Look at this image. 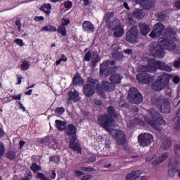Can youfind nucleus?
Wrapping results in <instances>:
<instances>
[{
	"instance_id": "f257e3e1",
	"label": "nucleus",
	"mask_w": 180,
	"mask_h": 180,
	"mask_svg": "<svg viewBox=\"0 0 180 180\" xmlns=\"http://www.w3.org/2000/svg\"><path fill=\"white\" fill-rule=\"evenodd\" d=\"M176 49L175 41L168 39L160 38L158 44L152 43L149 46L150 54L157 58H164L165 57V49L174 51Z\"/></svg>"
},
{
	"instance_id": "f03ea898",
	"label": "nucleus",
	"mask_w": 180,
	"mask_h": 180,
	"mask_svg": "<svg viewBox=\"0 0 180 180\" xmlns=\"http://www.w3.org/2000/svg\"><path fill=\"white\" fill-rule=\"evenodd\" d=\"M108 114H101L98 118L97 121L101 127L106 130V131H112L113 124H115V119L117 118L118 114L113 106L110 105L107 108Z\"/></svg>"
},
{
	"instance_id": "7ed1b4c3",
	"label": "nucleus",
	"mask_w": 180,
	"mask_h": 180,
	"mask_svg": "<svg viewBox=\"0 0 180 180\" xmlns=\"http://www.w3.org/2000/svg\"><path fill=\"white\" fill-rule=\"evenodd\" d=\"M66 134L70 139V148L73 151L77 153H81L82 151V148L79 141H77V128L74 124H69L66 127Z\"/></svg>"
},
{
	"instance_id": "20e7f679",
	"label": "nucleus",
	"mask_w": 180,
	"mask_h": 180,
	"mask_svg": "<svg viewBox=\"0 0 180 180\" xmlns=\"http://www.w3.org/2000/svg\"><path fill=\"white\" fill-rule=\"evenodd\" d=\"M145 121L146 123H148V124H150L153 129L158 130V131H161V128H160V126L165 124L164 118L161 114H160V112L155 110H152L150 115L145 117Z\"/></svg>"
},
{
	"instance_id": "39448f33",
	"label": "nucleus",
	"mask_w": 180,
	"mask_h": 180,
	"mask_svg": "<svg viewBox=\"0 0 180 180\" xmlns=\"http://www.w3.org/2000/svg\"><path fill=\"white\" fill-rule=\"evenodd\" d=\"M151 103L156 106L157 109L160 111L161 113L168 115L172 110L171 108V102L169 98L162 97L161 96L157 97L153 96L150 99Z\"/></svg>"
},
{
	"instance_id": "423d86ee",
	"label": "nucleus",
	"mask_w": 180,
	"mask_h": 180,
	"mask_svg": "<svg viewBox=\"0 0 180 180\" xmlns=\"http://www.w3.org/2000/svg\"><path fill=\"white\" fill-rule=\"evenodd\" d=\"M171 78H172V75L168 73H163L152 84V89L157 92L162 91V89L169 84Z\"/></svg>"
},
{
	"instance_id": "0eeeda50",
	"label": "nucleus",
	"mask_w": 180,
	"mask_h": 180,
	"mask_svg": "<svg viewBox=\"0 0 180 180\" xmlns=\"http://www.w3.org/2000/svg\"><path fill=\"white\" fill-rule=\"evenodd\" d=\"M128 98L129 102L135 105H140L143 102V95L134 87L129 89Z\"/></svg>"
},
{
	"instance_id": "6e6552de",
	"label": "nucleus",
	"mask_w": 180,
	"mask_h": 180,
	"mask_svg": "<svg viewBox=\"0 0 180 180\" xmlns=\"http://www.w3.org/2000/svg\"><path fill=\"white\" fill-rule=\"evenodd\" d=\"M125 39L131 44H134L139 41V30L137 26H134L127 31Z\"/></svg>"
},
{
	"instance_id": "1a4fd4ad",
	"label": "nucleus",
	"mask_w": 180,
	"mask_h": 180,
	"mask_svg": "<svg viewBox=\"0 0 180 180\" xmlns=\"http://www.w3.org/2000/svg\"><path fill=\"white\" fill-rule=\"evenodd\" d=\"M138 141L141 147H147L154 141V136L149 133L141 134L138 137Z\"/></svg>"
},
{
	"instance_id": "9d476101",
	"label": "nucleus",
	"mask_w": 180,
	"mask_h": 180,
	"mask_svg": "<svg viewBox=\"0 0 180 180\" xmlns=\"http://www.w3.org/2000/svg\"><path fill=\"white\" fill-rule=\"evenodd\" d=\"M165 29V25L162 22H158L154 25V28L150 34V37L152 39H158L161 37Z\"/></svg>"
},
{
	"instance_id": "9b49d317",
	"label": "nucleus",
	"mask_w": 180,
	"mask_h": 180,
	"mask_svg": "<svg viewBox=\"0 0 180 180\" xmlns=\"http://www.w3.org/2000/svg\"><path fill=\"white\" fill-rule=\"evenodd\" d=\"M110 133H113L112 137L118 143V146H123L126 143V134L122 130L113 129Z\"/></svg>"
},
{
	"instance_id": "f8f14e48",
	"label": "nucleus",
	"mask_w": 180,
	"mask_h": 180,
	"mask_svg": "<svg viewBox=\"0 0 180 180\" xmlns=\"http://www.w3.org/2000/svg\"><path fill=\"white\" fill-rule=\"evenodd\" d=\"M101 88L103 93H98V95L105 96V92H113L116 88V85L112 84L106 80H103L101 82Z\"/></svg>"
},
{
	"instance_id": "ddd939ff",
	"label": "nucleus",
	"mask_w": 180,
	"mask_h": 180,
	"mask_svg": "<svg viewBox=\"0 0 180 180\" xmlns=\"http://www.w3.org/2000/svg\"><path fill=\"white\" fill-rule=\"evenodd\" d=\"M136 79L141 84H151L154 80V77L150 76L148 73H140L137 75Z\"/></svg>"
},
{
	"instance_id": "4468645a",
	"label": "nucleus",
	"mask_w": 180,
	"mask_h": 180,
	"mask_svg": "<svg viewBox=\"0 0 180 180\" xmlns=\"http://www.w3.org/2000/svg\"><path fill=\"white\" fill-rule=\"evenodd\" d=\"M115 64H116V61L115 60H104L100 65V75H105L106 71H108V69L109 68V65H115Z\"/></svg>"
},
{
	"instance_id": "2eb2a0df",
	"label": "nucleus",
	"mask_w": 180,
	"mask_h": 180,
	"mask_svg": "<svg viewBox=\"0 0 180 180\" xmlns=\"http://www.w3.org/2000/svg\"><path fill=\"white\" fill-rule=\"evenodd\" d=\"M87 82H89V85H91L94 90L96 89L98 94H103V91L101 88V84L98 79L92 77H88Z\"/></svg>"
},
{
	"instance_id": "dca6fc26",
	"label": "nucleus",
	"mask_w": 180,
	"mask_h": 180,
	"mask_svg": "<svg viewBox=\"0 0 180 180\" xmlns=\"http://www.w3.org/2000/svg\"><path fill=\"white\" fill-rule=\"evenodd\" d=\"M136 4L141 5L143 9H151L155 5L154 0H136Z\"/></svg>"
},
{
	"instance_id": "f3484780",
	"label": "nucleus",
	"mask_w": 180,
	"mask_h": 180,
	"mask_svg": "<svg viewBox=\"0 0 180 180\" xmlns=\"http://www.w3.org/2000/svg\"><path fill=\"white\" fill-rule=\"evenodd\" d=\"M168 168V176H174L175 174L178 172V162H173L172 161L169 160Z\"/></svg>"
},
{
	"instance_id": "a211bd4d",
	"label": "nucleus",
	"mask_w": 180,
	"mask_h": 180,
	"mask_svg": "<svg viewBox=\"0 0 180 180\" xmlns=\"http://www.w3.org/2000/svg\"><path fill=\"white\" fill-rule=\"evenodd\" d=\"M82 29L86 33H94L95 32V26L90 21H84Z\"/></svg>"
},
{
	"instance_id": "6ab92c4d",
	"label": "nucleus",
	"mask_w": 180,
	"mask_h": 180,
	"mask_svg": "<svg viewBox=\"0 0 180 180\" xmlns=\"http://www.w3.org/2000/svg\"><path fill=\"white\" fill-rule=\"evenodd\" d=\"M83 92L87 98H91V96L95 95V89H94L91 84H86L83 87Z\"/></svg>"
},
{
	"instance_id": "aec40b11",
	"label": "nucleus",
	"mask_w": 180,
	"mask_h": 180,
	"mask_svg": "<svg viewBox=\"0 0 180 180\" xmlns=\"http://www.w3.org/2000/svg\"><path fill=\"white\" fill-rule=\"evenodd\" d=\"M160 67V60H155L154 59H151L148 63V68L149 70V72H155L157 70H158Z\"/></svg>"
},
{
	"instance_id": "412c9836",
	"label": "nucleus",
	"mask_w": 180,
	"mask_h": 180,
	"mask_svg": "<svg viewBox=\"0 0 180 180\" xmlns=\"http://www.w3.org/2000/svg\"><path fill=\"white\" fill-rule=\"evenodd\" d=\"M122 75L119 73H113L110 77L109 79L112 85H119L122 84Z\"/></svg>"
},
{
	"instance_id": "4be33fe9",
	"label": "nucleus",
	"mask_w": 180,
	"mask_h": 180,
	"mask_svg": "<svg viewBox=\"0 0 180 180\" xmlns=\"http://www.w3.org/2000/svg\"><path fill=\"white\" fill-rule=\"evenodd\" d=\"M101 58H102L99 56V53H98V51H94L92 53L91 60V68H95L96 65H98V63L101 61Z\"/></svg>"
},
{
	"instance_id": "5701e85b",
	"label": "nucleus",
	"mask_w": 180,
	"mask_h": 180,
	"mask_svg": "<svg viewBox=\"0 0 180 180\" xmlns=\"http://www.w3.org/2000/svg\"><path fill=\"white\" fill-rule=\"evenodd\" d=\"M139 27L143 36H147V34H148L151 31L150 29V25H147L146 22H140L139 24Z\"/></svg>"
},
{
	"instance_id": "b1692460",
	"label": "nucleus",
	"mask_w": 180,
	"mask_h": 180,
	"mask_svg": "<svg viewBox=\"0 0 180 180\" xmlns=\"http://www.w3.org/2000/svg\"><path fill=\"white\" fill-rule=\"evenodd\" d=\"M114 30V36L115 37H122L124 34V29H123V26L120 24L116 25L115 27L112 28Z\"/></svg>"
},
{
	"instance_id": "393cba45",
	"label": "nucleus",
	"mask_w": 180,
	"mask_h": 180,
	"mask_svg": "<svg viewBox=\"0 0 180 180\" xmlns=\"http://www.w3.org/2000/svg\"><path fill=\"white\" fill-rule=\"evenodd\" d=\"M171 146H172V141L171 140V138L166 137L162 141L161 148L162 150H164V151H167V150H169Z\"/></svg>"
},
{
	"instance_id": "a878e982",
	"label": "nucleus",
	"mask_w": 180,
	"mask_h": 180,
	"mask_svg": "<svg viewBox=\"0 0 180 180\" xmlns=\"http://www.w3.org/2000/svg\"><path fill=\"white\" fill-rule=\"evenodd\" d=\"M141 170H136L130 174H127L126 176V180H136L140 178V175H141Z\"/></svg>"
},
{
	"instance_id": "bb28decb",
	"label": "nucleus",
	"mask_w": 180,
	"mask_h": 180,
	"mask_svg": "<svg viewBox=\"0 0 180 180\" xmlns=\"http://www.w3.org/2000/svg\"><path fill=\"white\" fill-rule=\"evenodd\" d=\"M55 124L56 129H58V131H64L65 129H67V122L65 121H62L59 120H56L55 121Z\"/></svg>"
},
{
	"instance_id": "cd10ccee",
	"label": "nucleus",
	"mask_w": 180,
	"mask_h": 180,
	"mask_svg": "<svg viewBox=\"0 0 180 180\" xmlns=\"http://www.w3.org/2000/svg\"><path fill=\"white\" fill-rule=\"evenodd\" d=\"M158 70H161V71H166V72H171V71H172V66L165 62L159 61Z\"/></svg>"
},
{
	"instance_id": "c85d7f7f",
	"label": "nucleus",
	"mask_w": 180,
	"mask_h": 180,
	"mask_svg": "<svg viewBox=\"0 0 180 180\" xmlns=\"http://www.w3.org/2000/svg\"><path fill=\"white\" fill-rule=\"evenodd\" d=\"M169 155H168V153H165L162 154L161 156H160L158 158H157L155 161L152 162V165L154 167H156V165H158L161 164V162H164L167 158H168Z\"/></svg>"
},
{
	"instance_id": "c756f323",
	"label": "nucleus",
	"mask_w": 180,
	"mask_h": 180,
	"mask_svg": "<svg viewBox=\"0 0 180 180\" xmlns=\"http://www.w3.org/2000/svg\"><path fill=\"white\" fill-rule=\"evenodd\" d=\"M69 101H74L75 102H78L79 101V94L77 90H75L74 92H68Z\"/></svg>"
},
{
	"instance_id": "7c9ffc66",
	"label": "nucleus",
	"mask_w": 180,
	"mask_h": 180,
	"mask_svg": "<svg viewBox=\"0 0 180 180\" xmlns=\"http://www.w3.org/2000/svg\"><path fill=\"white\" fill-rule=\"evenodd\" d=\"M132 16H134L135 19H142V18L146 16V13H144L143 10L137 8L132 12Z\"/></svg>"
},
{
	"instance_id": "2f4dec72",
	"label": "nucleus",
	"mask_w": 180,
	"mask_h": 180,
	"mask_svg": "<svg viewBox=\"0 0 180 180\" xmlns=\"http://www.w3.org/2000/svg\"><path fill=\"white\" fill-rule=\"evenodd\" d=\"M174 34H175V32H174L169 28H167L163 30L162 36H163V37H167L163 39H167L168 40H172L174 41V39H169V37L174 36Z\"/></svg>"
},
{
	"instance_id": "473e14b6",
	"label": "nucleus",
	"mask_w": 180,
	"mask_h": 180,
	"mask_svg": "<svg viewBox=\"0 0 180 180\" xmlns=\"http://www.w3.org/2000/svg\"><path fill=\"white\" fill-rule=\"evenodd\" d=\"M40 9L42 12H44V13H46V15L50 16V14L51 13V4H44L41 6Z\"/></svg>"
},
{
	"instance_id": "72a5a7b5",
	"label": "nucleus",
	"mask_w": 180,
	"mask_h": 180,
	"mask_svg": "<svg viewBox=\"0 0 180 180\" xmlns=\"http://www.w3.org/2000/svg\"><path fill=\"white\" fill-rule=\"evenodd\" d=\"M72 82L74 85H84V79L81 75L76 74L73 78Z\"/></svg>"
},
{
	"instance_id": "f704fd0d",
	"label": "nucleus",
	"mask_w": 180,
	"mask_h": 180,
	"mask_svg": "<svg viewBox=\"0 0 180 180\" xmlns=\"http://www.w3.org/2000/svg\"><path fill=\"white\" fill-rule=\"evenodd\" d=\"M6 158L10 160V161H13V160L16 159V151L8 150L6 153Z\"/></svg>"
},
{
	"instance_id": "c9c22d12",
	"label": "nucleus",
	"mask_w": 180,
	"mask_h": 180,
	"mask_svg": "<svg viewBox=\"0 0 180 180\" xmlns=\"http://www.w3.org/2000/svg\"><path fill=\"white\" fill-rule=\"evenodd\" d=\"M113 58L116 60L117 61H123L124 56L123 53L120 51H117L112 54Z\"/></svg>"
},
{
	"instance_id": "e433bc0d",
	"label": "nucleus",
	"mask_w": 180,
	"mask_h": 180,
	"mask_svg": "<svg viewBox=\"0 0 180 180\" xmlns=\"http://www.w3.org/2000/svg\"><path fill=\"white\" fill-rule=\"evenodd\" d=\"M30 168L34 174H37L39 171H41V167L36 162L32 163Z\"/></svg>"
},
{
	"instance_id": "4c0bfd02",
	"label": "nucleus",
	"mask_w": 180,
	"mask_h": 180,
	"mask_svg": "<svg viewBox=\"0 0 180 180\" xmlns=\"http://www.w3.org/2000/svg\"><path fill=\"white\" fill-rule=\"evenodd\" d=\"M41 32H57V28L52 25H46L41 27Z\"/></svg>"
},
{
	"instance_id": "58836bf2",
	"label": "nucleus",
	"mask_w": 180,
	"mask_h": 180,
	"mask_svg": "<svg viewBox=\"0 0 180 180\" xmlns=\"http://www.w3.org/2000/svg\"><path fill=\"white\" fill-rule=\"evenodd\" d=\"M116 71H117V66L110 67L105 72V76L109 77V75H112V74H115Z\"/></svg>"
},
{
	"instance_id": "ea45409f",
	"label": "nucleus",
	"mask_w": 180,
	"mask_h": 180,
	"mask_svg": "<svg viewBox=\"0 0 180 180\" xmlns=\"http://www.w3.org/2000/svg\"><path fill=\"white\" fill-rule=\"evenodd\" d=\"M56 32H58V33H60V34L63 37L67 36V29H65V27H64V25H59Z\"/></svg>"
},
{
	"instance_id": "a19ab883",
	"label": "nucleus",
	"mask_w": 180,
	"mask_h": 180,
	"mask_svg": "<svg viewBox=\"0 0 180 180\" xmlns=\"http://www.w3.org/2000/svg\"><path fill=\"white\" fill-rule=\"evenodd\" d=\"M29 67H30V63L27 60H23L22 63L20 65L22 71H27Z\"/></svg>"
},
{
	"instance_id": "79ce46f5",
	"label": "nucleus",
	"mask_w": 180,
	"mask_h": 180,
	"mask_svg": "<svg viewBox=\"0 0 180 180\" xmlns=\"http://www.w3.org/2000/svg\"><path fill=\"white\" fill-rule=\"evenodd\" d=\"M134 126H137L136 118H135L134 120H129L127 122V127L129 129H133V127H134Z\"/></svg>"
},
{
	"instance_id": "37998d69",
	"label": "nucleus",
	"mask_w": 180,
	"mask_h": 180,
	"mask_svg": "<svg viewBox=\"0 0 180 180\" xmlns=\"http://www.w3.org/2000/svg\"><path fill=\"white\" fill-rule=\"evenodd\" d=\"M139 72L142 73L150 72V70L148 69V65H141L139 67Z\"/></svg>"
},
{
	"instance_id": "c03bdc74",
	"label": "nucleus",
	"mask_w": 180,
	"mask_h": 180,
	"mask_svg": "<svg viewBox=\"0 0 180 180\" xmlns=\"http://www.w3.org/2000/svg\"><path fill=\"white\" fill-rule=\"evenodd\" d=\"M91 58H92V51H89L85 53L84 60V61H87L88 63H89V61H91Z\"/></svg>"
},
{
	"instance_id": "a18cd8bd",
	"label": "nucleus",
	"mask_w": 180,
	"mask_h": 180,
	"mask_svg": "<svg viewBox=\"0 0 180 180\" xmlns=\"http://www.w3.org/2000/svg\"><path fill=\"white\" fill-rule=\"evenodd\" d=\"M115 16V13L114 12H108L106 13L105 16V23H109L110 22V19Z\"/></svg>"
},
{
	"instance_id": "49530a36",
	"label": "nucleus",
	"mask_w": 180,
	"mask_h": 180,
	"mask_svg": "<svg viewBox=\"0 0 180 180\" xmlns=\"http://www.w3.org/2000/svg\"><path fill=\"white\" fill-rule=\"evenodd\" d=\"M49 162H53V164H58L60 162V157L58 156H51L49 158Z\"/></svg>"
},
{
	"instance_id": "de8ad7c7",
	"label": "nucleus",
	"mask_w": 180,
	"mask_h": 180,
	"mask_svg": "<svg viewBox=\"0 0 180 180\" xmlns=\"http://www.w3.org/2000/svg\"><path fill=\"white\" fill-rule=\"evenodd\" d=\"M65 112V109H64V108L63 107H58L55 110V113H56V115H63V113H64Z\"/></svg>"
},
{
	"instance_id": "09e8293b",
	"label": "nucleus",
	"mask_w": 180,
	"mask_h": 180,
	"mask_svg": "<svg viewBox=\"0 0 180 180\" xmlns=\"http://www.w3.org/2000/svg\"><path fill=\"white\" fill-rule=\"evenodd\" d=\"M4 154H5V146L4 143L0 142V158L4 157Z\"/></svg>"
},
{
	"instance_id": "8fccbe9b",
	"label": "nucleus",
	"mask_w": 180,
	"mask_h": 180,
	"mask_svg": "<svg viewBox=\"0 0 180 180\" xmlns=\"http://www.w3.org/2000/svg\"><path fill=\"white\" fill-rule=\"evenodd\" d=\"M128 25H129L130 26H134L136 25V20L134 19H133V17L129 16L128 17V22H127Z\"/></svg>"
},
{
	"instance_id": "3c124183",
	"label": "nucleus",
	"mask_w": 180,
	"mask_h": 180,
	"mask_svg": "<svg viewBox=\"0 0 180 180\" xmlns=\"http://www.w3.org/2000/svg\"><path fill=\"white\" fill-rule=\"evenodd\" d=\"M64 6L65 9H71L72 8V2L70 1H65Z\"/></svg>"
},
{
	"instance_id": "603ef678",
	"label": "nucleus",
	"mask_w": 180,
	"mask_h": 180,
	"mask_svg": "<svg viewBox=\"0 0 180 180\" xmlns=\"http://www.w3.org/2000/svg\"><path fill=\"white\" fill-rule=\"evenodd\" d=\"M70 23H71V20H70V19H65V18L62 19V23H61L62 26H64V27L68 26Z\"/></svg>"
},
{
	"instance_id": "864d4df0",
	"label": "nucleus",
	"mask_w": 180,
	"mask_h": 180,
	"mask_svg": "<svg viewBox=\"0 0 180 180\" xmlns=\"http://www.w3.org/2000/svg\"><path fill=\"white\" fill-rule=\"evenodd\" d=\"M20 18H18L16 20L15 24V26H18V32H20V30H22V24L20 22Z\"/></svg>"
},
{
	"instance_id": "5fc2aeb1",
	"label": "nucleus",
	"mask_w": 180,
	"mask_h": 180,
	"mask_svg": "<svg viewBox=\"0 0 180 180\" xmlns=\"http://www.w3.org/2000/svg\"><path fill=\"white\" fill-rule=\"evenodd\" d=\"M174 129L176 131H179V130H180V120H176V122L174 123Z\"/></svg>"
},
{
	"instance_id": "6e6d98bb",
	"label": "nucleus",
	"mask_w": 180,
	"mask_h": 180,
	"mask_svg": "<svg viewBox=\"0 0 180 180\" xmlns=\"http://www.w3.org/2000/svg\"><path fill=\"white\" fill-rule=\"evenodd\" d=\"M136 126H141V127H144V126H146V122L136 117Z\"/></svg>"
},
{
	"instance_id": "4d7b16f0",
	"label": "nucleus",
	"mask_w": 180,
	"mask_h": 180,
	"mask_svg": "<svg viewBox=\"0 0 180 180\" xmlns=\"http://www.w3.org/2000/svg\"><path fill=\"white\" fill-rule=\"evenodd\" d=\"M179 151H180V143L176 144L174 147V152L176 155L179 157Z\"/></svg>"
},
{
	"instance_id": "13d9d810",
	"label": "nucleus",
	"mask_w": 180,
	"mask_h": 180,
	"mask_svg": "<svg viewBox=\"0 0 180 180\" xmlns=\"http://www.w3.org/2000/svg\"><path fill=\"white\" fill-rule=\"evenodd\" d=\"M14 42L16 43V44L18 46H20V47H22V46H24V43H23V40L20 39H16L14 40Z\"/></svg>"
},
{
	"instance_id": "bf43d9fd",
	"label": "nucleus",
	"mask_w": 180,
	"mask_h": 180,
	"mask_svg": "<svg viewBox=\"0 0 180 180\" xmlns=\"http://www.w3.org/2000/svg\"><path fill=\"white\" fill-rule=\"evenodd\" d=\"M174 68H180V57L174 62Z\"/></svg>"
},
{
	"instance_id": "052dcab7",
	"label": "nucleus",
	"mask_w": 180,
	"mask_h": 180,
	"mask_svg": "<svg viewBox=\"0 0 180 180\" xmlns=\"http://www.w3.org/2000/svg\"><path fill=\"white\" fill-rule=\"evenodd\" d=\"M11 98H12V99L14 101H20V99H22V94H19L16 96H11Z\"/></svg>"
},
{
	"instance_id": "680f3d73",
	"label": "nucleus",
	"mask_w": 180,
	"mask_h": 180,
	"mask_svg": "<svg viewBox=\"0 0 180 180\" xmlns=\"http://www.w3.org/2000/svg\"><path fill=\"white\" fill-rule=\"evenodd\" d=\"M73 174L75 176H82V175H84V172L78 170H74Z\"/></svg>"
},
{
	"instance_id": "e2e57ef3",
	"label": "nucleus",
	"mask_w": 180,
	"mask_h": 180,
	"mask_svg": "<svg viewBox=\"0 0 180 180\" xmlns=\"http://www.w3.org/2000/svg\"><path fill=\"white\" fill-rule=\"evenodd\" d=\"M173 82L174 84H179L180 82V77L179 76L176 75L173 77Z\"/></svg>"
},
{
	"instance_id": "0e129e2a",
	"label": "nucleus",
	"mask_w": 180,
	"mask_h": 180,
	"mask_svg": "<svg viewBox=\"0 0 180 180\" xmlns=\"http://www.w3.org/2000/svg\"><path fill=\"white\" fill-rule=\"evenodd\" d=\"M95 161H96V156H91L87 159V162H95Z\"/></svg>"
},
{
	"instance_id": "69168bd1",
	"label": "nucleus",
	"mask_w": 180,
	"mask_h": 180,
	"mask_svg": "<svg viewBox=\"0 0 180 180\" xmlns=\"http://www.w3.org/2000/svg\"><path fill=\"white\" fill-rule=\"evenodd\" d=\"M112 50H114L115 51H118V50H120V46H119V44H114L112 46Z\"/></svg>"
},
{
	"instance_id": "338daca9",
	"label": "nucleus",
	"mask_w": 180,
	"mask_h": 180,
	"mask_svg": "<svg viewBox=\"0 0 180 180\" xmlns=\"http://www.w3.org/2000/svg\"><path fill=\"white\" fill-rule=\"evenodd\" d=\"M94 104L96 105V106H102V101L96 98L94 99Z\"/></svg>"
},
{
	"instance_id": "774afa93",
	"label": "nucleus",
	"mask_w": 180,
	"mask_h": 180,
	"mask_svg": "<svg viewBox=\"0 0 180 180\" xmlns=\"http://www.w3.org/2000/svg\"><path fill=\"white\" fill-rule=\"evenodd\" d=\"M92 178V175L91 174H86L82 176V180H89Z\"/></svg>"
}]
</instances>
